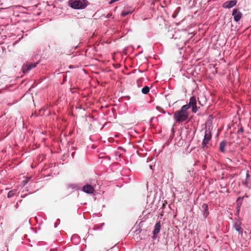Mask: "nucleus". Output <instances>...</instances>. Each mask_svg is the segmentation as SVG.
<instances>
[{
  "mask_svg": "<svg viewBox=\"0 0 251 251\" xmlns=\"http://www.w3.org/2000/svg\"><path fill=\"white\" fill-rule=\"evenodd\" d=\"M226 145V143L225 141L220 142L219 145V149L222 152H225V147Z\"/></svg>",
  "mask_w": 251,
  "mask_h": 251,
  "instance_id": "11",
  "label": "nucleus"
},
{
  "mask_svg": "<svg viewBox=\"0 0 251 251\" xmlns=\"http://www.w3.org/2000/svg\"><path fill=\"white\" fill-rule=\"evenodd\" d=\"M28 181H29V179H25V180H23L22 182L23 186H25V185H26L27 183V182H28Z\"/></svg>",
  "mask_w": 251,
  "mask_h": 251,
  "instance_id": "18",
  "label": "nucleus"
},
{
  "mask_svg": "<svg viewBox=\"0 0 251 251\" xmlns=\"http://www.w3.org/2000/svg\"><path fill=\"white\" fill-rule=\"evenodd\" d=\"M202 207H203V209H205V212L204 213V216L206 217L208 215V212H207V211L208 210V205H203Z\"/></svg>",
  "mask_w": 251,
  "mask_h": 251,
  "instance_id": "16",
  "label": "nucleus"
},
{
  "mask_svg": "<svg viewBox=\"0 0 251 251\" xmlns=\"http://www.w3.org/2000/svg\"><path fill=\"white\" fill-rule=\"evenodd\" d=\"M237 3L236 0H229L225 2L223 4V7L225 8H230L235 6Z\"/></svg>",
  "mask_w": 251,
  "mask_h": 251,
  "instance_id": "8",
  "label": "nucleus"
},
{
  "mask_svg": "<svg viewBox=\"0 0 251 251\" xmlns=\"http://www.w3.org/2000/svg\"><path fill=\"white\" fill-rule=\"evenodd\" d=\"M132 12L131 10L124 9L121 13V16L122 17H125L128 14H131Z\"/></svg>",
  "mask_w": 251,
  "mask_h": 251,
  "instance_id": "14",
  "label": "nucleus"
},
{
  "mask_svg": "<svg viewBox=\"0 0 251 251\" xmlns=\"http://www.w3.org/2000/svg\"><path fill=\"white\" fill-rule=\"evenodd\" d=\"M38 64V62H37L34 63L30 64H24L23 65L22 69L24 73H26L30 71L32 69L36 67L37 65Z\"/></svg>",
  "mask_w": 251,
  "mask_h": 251,
  "instance_id": "5",
  "label": "nucleus"
},
{
  "mask_svg": "<svg viewBox=\"0 0 251 251\" xmlns=\"http://www.w3.org/2000/svg\"><path fill=\"white\" fill-rule=\"evenodd\" d=\"M165 205L163 204V205H162V207H163Z\"/></svg>",
  "mask_w": 251,
  "mask_h": 251,
  "instance_id": "23",
  "label": "nucleus"
},
{
  "mask_svg": "<svg viewBox=\"0 0 251 251\" xmlns=\"http://www.w3.org/2000/svg\"><path fill=\"white\" fill-rule=\"evenodd\" d=\"M160 228H161L160 221H159L155 224V225L154 226V228L153 230V233L154 236H156L158 234V233L160 231Z\"/></svg>",
  "mask_w": 251,
  "mask_h": 251,
  "instance_id": "9",
  "label": "nucleus"
},
{
  "mask_svg": "<svg viewBox=\"0 0 251 251\" xmlns=\"http://www.w3.org/2000/svg\"><path fill=\"white\" fill-rule=\"evenodd\" d=\"M246 176H247V178H248L249 176V171H247V172Z\"/></svg>",
  "mask_w": 251,
  "mask_h": 251,
  "instance_id": "19",
  "label": "nucleus"
},
{
  "mask_svg": "<svg viewBox=\"0 0 251 251\" xmlns=\"http://www.w3.org/2000/svg\"><path fill=\"white\" fill-rule=\"evenodd\" d=\"M188 116L189 114L186 106L183 105L180 110L175 112L174 118L176 122L180 123L186 121L188 118Z\"/></svg>",
  "mask_w": 251,
  "mask_h": 251,
  "instance_id": "1",
  "label": "nucleus"
},
{
  "mask_svg": "<svg viewBox=\"0 0 251 251\" xmlns=\"http://www.w3.org/2000/svg\"><path fill=\"white\" fill-rule=\"evenodd\" d=\"M212 134L209 128H206L204 131V138L201 144V148L203 149H206L208 148L207 145L211 139Z\"/></svg>",
  "mask_w": 251,
  "mask_h": 251,
  "instance_id": "3",
  "label": "nucleus"
},
{
  "mask_svg": "<svg viewBox=\"0 0 251 251\" xmlns=\"http://www.w3.org/2000/svg\"><path fill=\"white\" fill-rule=\"evenodd\" d=\"M154 202V201L151 202L150 204H152Z\"/></svg>",
  "mask_w": 251,
  "mask_h": 251,
  "instance_id": "22",
  "label": "nucleus"
},
{
  "mask_svg": "<svg viewBox=\"0 0 251 251\" xmlns=\"http://www.w3.org/2000/svg\"><path fill=\"white\" fill-rule=\"evenodd\" d=\"M244 198V197H239L237 199V202L238 204L242 203L241 200Z\"/></svg>",
  "mask_w": 251,
  "mask_h": 251,
  "instance_id": "17",
  "label": "nucleus"
},
{
  "mask_svg": "<svg viewBox=\"0 0 251 251\" xmlns=\"http://www.w3.org/2000/svg\"><path fill=\"white\" fill-rule=\"evenodd\" d=\"M239 206H238V207H237V211H239Z\"/></svg>",
  "mask_w": 251,
  "mask_h": 251,
  "instance_id": "21",
  "label": "nucleus"
},
{
  "mask_svg": "<svg viewBox=\"0 0 251 251\" xmlns=\"http://www.w3.org/2000/svg\"><path fill=\"white\" fill-rule=\"evenodd\" d=\"M82 191L87 194H93L94 189L93 186L90 184H86L83 186Z\"/></svg>",
  "mask_w": 251,
  "mask_h": 251,
  "instance_id": "7",
  "label": "nucleus"
},
{
  "mask_svg": "<svg viewBox=\"0 0 251 251\" xmlns=\"http://www.w3.org/2000/svg\"><path fill=\"white\" fill-rule=\"evenodd\" d=\"M232 15L233 17L234 20L236 22H238L242 17V13L236 9L233 10Z\"/></svg>",
  "mask_w": 251,
  "mask_h": 251,
  "instance_id": "6",
  "label": "nucleus"
},
{
  "mask_svg": "<svg viewBox=\"0 0 251 251\" xmlns=\"http://www.w3.org/2000/svg\"><path fill=\"white\" fill-rule=\"evenodd\" d=\"M247 185H248V178H247Z\"/></svg>",
  "mask_w": 251,
  "mask_h": 251,
  "instance_id": "20",
  "label": "nucleus"
},
{
  "mask_svg": "<svg viewBox=\"0 0 251 251\" xmlns=\"http://www.w3.org/2000/svg\"><path fill=\"white\" fill-rule=\"evenodd\" d=\"M149 91H150V88L148 86H146L144 87L142 89V92L144 94H148L149 92Z\"/></svg>",
  "mask_w": 251,
  "mask_h": 251,
  "instance_id": "15",
  "label": "nucleus"
},
{
  "mask_svg": "<svg viewBox=\"0 0 251 251\" xmlns=\"http://www.w3.org/2000/svg\"><path fill=\"white\" fill-rule=\"evenodd\" d=\"M197 104V100L195 97H192L189 100V102L188 104L183 105L184 106H186L187 109L188 110L190 107H192V112L194 113H196L198 110V108L196 105Z\"/></svg>",
  "mask_w": 251,
  "mask_h": 251,
  "instance_id": "4",
  "label": "nucleus"
},
{
  "mask_svg": "<svg viewBox=\"0 0 251 251\" xmlns=\"http://www.w3.org/2000/svg\"><path fill=\"white\" fill-rule=\"evenodd\" d=\"M234 227L236 230L238 231L240 234H242V228L241 227L240 224L238 223H235Z\"/></svg>",
  "mask_w": 251,
  "mask_h": 251,
  "instance_id": "12",
  "label": "nucleus"
},
{
  "mask_svg": "<svg viewBox=\"0 0 251 251\" xmlns=\"http://www.w3.org/2000/svg\"><path fill=\"white\" fill-rule=\"evenodd\" d=\"M69 5L75 9H84L88 4V1L86 0H70Z\"/></svg>",
  "mask_w": 251,
  "mask_h": 251,
  "instance_id": "2",
  "label": "nucleus"
},
{
  "mask_svg": "<svg viewBox=\"0 0 251 251\" xmlns=\"http://www.w3.org/2000/svg\"><path fill=\"white\" fill-rule=\"evenodd\" d=\"M67 188L72 190H77L79 188V186L76 183L68 184Z\"/></svg>",
  "mask_w": 251,
  "mask_h": 251,
  "instance_id": "10",
  "label": "nucleus"
},
{
  "mask_svg": "<svg viewBox=\"0 0 251 251\" xmlns=\"http://www.w3.org/2000/svg\"><path fill=\"white\" fill-rule=\"evenodd\" d=\"M17 193V190L16 189H13L11 191H10L8 194H7V197L8 198H11L13 196L16 195Z\"/></svg>",
  "mask_w": 251,
  "mask_h": 251,
  "instance_id": "13",
  "label": "nucleus"
}]
</instances>
